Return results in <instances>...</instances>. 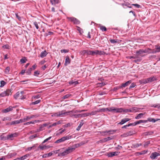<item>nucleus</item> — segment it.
I'll use <instances>...</instances> for the list:
<instances>
[{
    "label": "nucleus",
    "mask_w": 160,
    "mask_h": 160,
    "mask_svg": "<svg viewBox=\"0 0 160 160\" xmlns=\"http://www.w3.org/2000/svg\"><path fill=\"white\" fill-rule=\"evenodd\" d=\"M65 110H62L58 112L53 113L52 115V117H59L61 115H66L70 113L71 112H72V111H69L68 112H65Z\"/></svg>",
    "instance_id": "obj_1"
},
{
    "label": "nucleus",
    "mask_w": 160,
    "mask_h": 160,
    "mask_svg": "<svg viewBox=\"0 0 160 160\" xmlns=\"http://www.w3.org/2000/svg\"><path fill=\"white\" fill-rule=\"evenodd\" d=\"M72 138L71 135H68L65 136L61 138L56 140L55 142V143H61L64 142L66 140H68Z\"/></svg>",
    "instance_id": "obj_2"
},
{
    "label": "nucleus",
    "mask_w": 160,
    "mask_h": 160,
    "mask_svg": "<svg viewBox=\"0 0 160 160\" xmlns=\"http://www.w3.org/2000/svg\"><path fill=\"white\" fill-rule=\"evenodd\" d=\"M122 108H115L114 107H111L109 108L108 111L112 113H121L122 112Z\"/></svg>",
    "instance_id": "obj_3"
},
{
    "label": "nucleus",
    "mask_w": 160,
    "mask_h": 160,
    "mask_svg": "<svg viewBox=\"0 0 160 160\" xmlns=\"http://www.w3.org/2000/svg\"><path fill=\"white\" fill-rule=\"evenodd\" d=\"M12 91L11 90L9 89H7L6 91L0 94V98L11 95L12 93Z\"/></svg>",
    "instance_id": "obj_4"
},
{
    "label": "nucleus",
    "mask_w": 160,
    "mask_h": 160,
    "mask_svg": "<svg viewBox=\"0 0 160 160\" xmlns=\"http://www.w3.org/2000/svg\"><path fill=\"white\" fill-rule=\"evenodd\" d=\"M18 135L19 134L18 132L11 133L8 135V139H9V140H13L14 138L17 137Z\"/></svg>",
    "instance_id": "obj_5"
},
{
    "label": "nucleus",
    "mask_w": 160,
    "mask_h": 160,
    "mask_svg": "<svg viewBox=\"0 0 160 160\" xmlns=\"http://www.w3.org/2000/svg\"><path fill=\"white\" fill-rule=\"evenodd\" d=\"M67 18L75 24H78L80 23V22L78 19L74 17H68Z\"/></svg>",
    "instance_id": "obj_6"
},
{
    "label": "nucleus",
    "mask_w": 160,
    "mask_h": 160,
    "mask_svg": "<svg viewBox=\"0 0 160 160\" xmlns=\"http://www.w3.org/2000/svg\"><path fill=\"white\" fill-rule=\"evenodd\" d=\"M119 153L120 152L117 151L110 152L108 153L107 156L109 157H112L114 156L118 155Z\"/></svg>",
    "instance_id": "obj_7"
},
{
    "label": "nucleus",
    "mask_w": 160,
    "mask_h": 160,
    "mask_svg": "<svg viewBox=\"0 0 160 160\" xmlns=\"http://www.w3.org/2000/svg\"><path fill=\"white\" fill-rule=\"evenodd\" d=\"M159 156L158 152H154L152 153L150 156V158L152 159H155L157 158V157Z\"/></svg>",
    "instance_id": "obj_8"
},
{
    "label": "nucleus",
    "mask_w": 160,
    "mask_h": 160,
    "mask_svg": "<svg viewBox=\"0 0 160 160\" xmlns=\"http://www.w3.org/2000/svg\"><path fill=\"white\" fill-rule=\"evenodd\" d=\"M23 92L21 91L20 92H18L16 94L14 95V97L15 99H19L20 97H22L23 95Z\"/></svg>",
    "instance_id": "obj_9"
},
{
    "label": "nucleus",
    "mask_w": 160,
    "mask_h": 160,
    "mask_svg": "<svg viewBox=\"0 0 160 160\" xmlns=\"http://www.w3.org/2000/svg\"><path fill=\"white\" fill-rule=\"evenodd\" d=\"M156 80V78L154 77H152L147 78V81H146L145 83H148L154 81Z\"/></svg>",
    "instance_id": "obj_10"
},
{
    "label": "nucleus",
    "mask_w": 160,
    "mask_h": 160,
    "mask_svg": "<svg viewBox=\"0 0 160 160\" xmlns=\"http://www.w3.org/2000/svg\"><path fill=\"white\" fill-rule=\"evenodd\" d=\"M15 108L14 107H12L10 106L8 108L2 110V112L4 113H7L12 110L13 108Z\"/></svg>",
    "instance_id": "obj_11"
},
{
    "label": "nucleus",
    "mask_w": 160,
    "mask_h": 160,
    "mask_svg": "<svg viewBox=\"0 0 160 160\" xmlns=\"http://www.w3.org/2000/svg\"><path fill=\"white\" fill-rule=\"evenodd\" d=\"M75 148H72L71 147H69L66 149L65 151H66L68 154L72 152L74 150H75Z\"/></svg>",
    "instance_id": "obj_12"
},
{
    "label": "nucleus",
    "mask_w": 160,
    "mask_h": 160,
    "mask_svg": "<svg viewBox=\"0 0 160 160\" xmlns=\"http://www.w3.org/2000/svg\"><path fill=\"white\" fill-rule=\"evenodd\" d=\"M130 120V119L128 118H125L122 120L121 121L118 123L120 125H122L125 123V122L129 121Z\"/></svg>",
    "instance_id": "obj_13"
},
{
    "label": "nucleus",
    "mask_w": 160,
    "mask_h": 160,
    "mask_svg": "<svg viewBox=\"0 0 160 160\" xmlns=\"http://www.w3.org/2000/svg\"><path fill=\"white\" fill-rule=\"evenodd\" d=\"M70 62L71 60L70 59L69 57L68 56H67L66 57L64 65L65 66H67V65L70 64Z\"/></svg>",
    "instance_id": "obj_14"
},
{
    "label": "nucleus",
    "mask_w": 160,
    "mask_h": 160,
    "mask_svg": "<svg viewBox=\"0 0 160 160\" xmlns=\"http://www.w3.org/2000/svg\"><path fill=\"white\" fill-rule=\"evenodd\" d=\"M131 83V80L128 81L125 83H122V85L120 86V88H122V87H125L127 86H128L129 84H130Z\"/></svg>",
    "instance_id": "obj_15"
},
{
    "label": "nucleus",
    "mask_w": 160,
    "mask_h": 160,
    "mask_svg": "<svg viewBox=\"0 0 160 160\" xmlns=\"http://www.w3.org/2000/svg\"><path fill=\"white\" fill-rule=\"evenodd\" d=\"M155 49L156 50H153V51H152V53H155L156 52H160V46H158L156 45Z\"/></svg>",
    "instance_id": "obj_16"
},
{
    "label": "nucleus",
    "mask_w": 160,
    "mask_h": 160,
    "mask_svg": "<svg viewBox=\"0 0 160 160\" xmlns=\"http://www.w3.org/2000/svg\"><path fill=\"white\" fill-rule=\"evenodd\" d=\"M48 54V53L46 51V50H44L42 52L40 55V57L41 58H43L46 57L47 54Z\"/></svg>",
    "instance_id": "obj_17"
},
{
    "label": "nucleus",
    "mask_w": 160,
    "mask_h": 160,
    "mask_svg": "<svg viewBox=\"0 0 160 160\" xmlns=\"http://www.w3.org/2000/svg\"><path fill=\"white\" fill-rule=\"evenodd\" d=\"M147 122L148 120H141L135 122V124L137 125V124H138L142 123H146Z\"/></svg>",
    "instance_id": "obj_18"
},
{
    "label": "nucleus",
    "mask_w": 160,
    "mask_h": 160,
    "mask_svg": "<svg viewBox=\"0 0 160 160\" xmlns=\"http://www.w3.org/2000/svg\"><path fill=\"white\" fill-rule=\"evenodd\" d=\"M39 121V120H35L34 121H32L29 122H28L24 123V125H28L30 124H34L35 122H38Z\"/></svg>",
    "instance_id": "obj_19"
},
{
    "label": "nucleus",
    "mask_w": 160,
    "mask_h": 160,
    "mask_svg": "<svg viewBox=\"0 0 160 160\" xmlns=\"http://www.w3.org/2000/svg\"><path fill=\"white\" fill-rule=\"evenodd\" d=\"M83 120H82L79 125H78V127H77V128L76 129V130H77V131H79L80 129V128H81V127L83 125Z\"/></svg>",
    "instance_id": "obj_20"
},
{
    "label": "nucleus",
    "mask_w": 160,
    "mask_h": 160,
    "mask_svg": "<svg viewBox=\"0 0 160 160\" xmlns=\"http://www.w3.org/2000/svg\"><path fill=\"white\" fill-rule=\"evenodd\" d=\"M144 115V113H140L136 117H135V118L137 119H138L141 118Z\"/></svg>",
    "instance_id": "obj_21"
},
{
    "label": "nucleus",
    "mask_w": 160,
    "mask_h": 160,
    "mask_svg": "<svg viewBox=\"0 0 160 160\" xmlns=\"http://www.w3.org/2000/svg\"><path fill=\"white\" fill-rule=\"evenodd\" d=\"M142 145L141 143H135L132 144V147L134 148H137Z\"/></svg>",
    "instance_id": "obj_22"
},
{
    "label": "nucleus",
    "mask_w": 160,
    "mask_h": 160,
    "mask_svg": "<svg viewBox=\"0 0 160 160\" xmlns=\"http://www.w3.org/2000/svg\"><path fill=\"white\" fill-rule=\"evenodd\" d=\"M59 0H50V2L52 5H55L59 3Z\"/></svg>",
    "instance_id": "obj_23"
},
{
    "label": "nucleus",
    "mask_w": 160,
    "mask_h": 160,
    "mask_svg": "<svg viewBox=\"0 0 160 160\" xmlns=\"http://www.w3.org/2000/svg\"><path fill=\"white\" fill-rule=\"evenodd\" d=\"M159 120V119H157V120H155V119H154L153 118H148V119L147 120H148V121L149 122H155Z\"/></svg>",
    "instance_id": "obj_24"
},
{
    "label": "nucleus",
    "mask_w": 160,
    "mask_h": 160,
    "mask_svg": "<svg viewBox=\"0 0 160 160\" xmlns=\"http://www.w3.org/2000/svg\"><path fill=\"white\" fill-rule=\"evenodd\" d=\"M132 112H138L139 110L141 109V108H138L137 107H133L132 108Z\"/></svg>",
    "instance_id": "obj_25"
},
{
    "label": "nucleus",
    "mask_w": 160,
    "mask_h": 160,
    "mask_svg": "<svg viewBox=\"0 0 160 160\" xmlns=\"http://www.w3.org/2000/svg\"><path fill=\"white\" fill-rule=\"evenodd\" d=\"M69 83L70 85H73L74 84V85H75L78 84L79 83L78 82V81H70L69 82Z\"/></svg>",
    "instance_id": "obj_26"
},
{
    "label": "nucleus",
    "mask_w": 160,
    "mask_h": 160,
    "mask_svg": "<svg viewBox=\"0 0 160 160\" xmlns=\"http://www.w3.org/2000/svg\"><path fill=\"white\" fill-rule=\"evenodd\" d=\"M12 120V118H10L8 117H4L2 119V120L3 121H10Z\"/></svg>",
    "instance_id": "obj_27"
},
{
    "label": "nucleus",
    "mask_w": 160,
    "mask_h": 160,
    "mask_svg": "<svg viewBox=\"0 0 160 160\" xmlns=\"http://www.w3.org/2000/svg\"><path fill=\"white\" fill-rule=\"evenodd\" d=\"M50 146L49 145L43 146L39 145V147L42 150H43L44 148H50Z\"/></svg>",
    "instance_id": "obj_28"
},
{
    "label": "nucleus",
    "mask_w": 160,
    "mask_h": 160,
    "mask_svg": "<svg viewBox=\"0 0 160 160\" xmlns=\"http://www.w3.org/2000/svg\"><path fill=\"white\" fill-rule=\"evenodd\" d=\"M32 70V68H29L28 69L26 73H27V75H30L31 73V72Z\"/></svg>",
    "instance_id": "obj_29"
},
{
    "label": "nucleus",
    "mask_w": 160,
    "mask_h": 160,
    "mask_svg": "<svg viewBox=\"0 0 160 160\" xmlns=\"http://www.w3.org/2000/svg\"><path fill=\"white\" fill-rule=\"evenodd\" d=\"M11 123L12 125H16L20 123V122L19 120H18L12 121L11 122Z\"/></svg>",
    "instance_id": "obj_30"
},
{
    "label": "nucleus",
    "mask_w": 160,
    "mask_h": 160,
    "mask_svg": "<svg viewBox=\"0 0 160 160\" xmlns=\"http://www.w3.org/2000/svg\"><path fill=\"white\" fill-rule=\"evenodd\" d=\"M41 100H37L35 102H32L31 104V105H36L37 104H38L40 102Z\"/></svg>",
    "instance_id": "obj_31"
},
{
    "label": "nucleus",
    "mask_w": 160,
    "mask_h": 160,
    "mask_svg": "<svg viewBox=\"0 0 160 160\" xmlns=\"http://www.w3.org/2000/svg\"><path fill=\"white\" fill-rule=\"evenodd\" d=\"M142 53H143V49H140L138 51L136 52V54H137V56L139 55Z\"/></svg>",
    "instance_id": "obj_32"
},
{
    "label": "nucleus",
    "mask_w": 160,
    "mask_h": 160,
    "mask_svg": "<svg viewBox=\"0 0 160 160\" xmlns=\"http://www.w3.org/2000/svg\"><path fill=\"white\" fill-rule=\"evenodd\" d=\"M105 53V52L99 51L97 50V55H104Z\"/></svg>",
    "instance_id": "obj_33"
},
{
    "label": "nucleus",
    "mask_w": 160,
    "mask_h": 160,
    "mask_svg": "<svg viewBox=\"0 0 160 160\" xmlns=\"http://www.w3.org/2000/svg\"><path fill=\"white\" fill-rule=\"evenodd\" d=\"M6 82L3 80H2L0 82V87L2 88L6 84Z\"/></svg>",
    "instance_id": "obj_34"
},
{
    "label": "nucleus",
    "mask_w": 160,
    "mask_h": 160,
    "mask_svg": "<svg viewBox=\"0 0 160 160\" xmlns=\"http://www.w3.org/2000/svg\"><path fill=\"white\" fill-rule=\"evenodd\" d=\"M38 134H36L34 135H31L29 137V139H32L34 138L38 137Z\"/></svg>",
    "instance_id": "obj_35"
},
{
    "label": "nucleus",
    "mask_w": 160,
    "mask_h": 160,
    "mask_svg": "<svg viewBox=\"0 0 160 160\" xmlns=\"http://www.w3.org/2000/svg\"><path fill=\"white\" fill-rule=\"evenodd\" d=\"M109 110V108H102V109H100L97 112H104L105 111H108Z\"/></svg>",
    "instance_id": "obj_36"
},
{
    "label": "nucleus",
    "mask_w": 160,
    "mask_h": 160,
    "mask_svg": "<svg viewBox=\"0 0 160 160\" xmlns=\"http://www.w3.org/2000/svg\"><path fill=\"white\" fill-rule=\"evenodd\" d=\"M100 29L102 31H106L107 30V28L104 26H102L100 27Z\"/></svg>",
    "instance_id": "obj_37"
},
{
    "label": "nucleus",
    "mask_w": 160,
    "mask_h": 160,
    "mask_svg": "<svg viewBox=\"0 0 160 160\" xmlns=\"http://www.w3.org/2000/svg\"><path fill=\"white\" fill-rule=\"evenodd\" d=\"M1 139L2 140L5 141L6 140H8L9 139H8V135L7 137L3 136L2 135L1 136Z\"/></svg>",
    "instance_id": "obj_38"
},
{
    "label": "nucleus",
    "mask_w": 160,
    "mask_h": 160,
    "mask_svg": "<svg viewBox=\"0 0 160 160\" xmlns=\"http://www.w3.org/2000/svg\"><path fill=\"white\" fill-rule=\"evenodd\" d=\"M71 96V95L69 94H67L64 96L62 98L63 99H65L68 98L69 97Z\"/></svg>",
    "instance_id": "obj_39"
},
{
    "label": "nucleus",
    "mask_w": 160,
    "mask_h": 160,
    "mask_svg": "<svg viewBox=\"0 0 160 160\" xmlns=\"http://www.w3.org/2000/svg\"><path fill=\"white\" fill-rule=\"evenodd\" d=\"M92 56L97 55V50L92 51Z\"/></svg>",
    "instance_id": "obj_40"
},
{
    "label": "nucleus",
    "mask_w": 160,
    "mask_h": 160,
    "mask_svg": "<svg viewBox=\"0 0 160 160\" xmlns=\"http://www.w3.org/2000/svg\"><path fill=\"white\" fill-rule=\"evenodd\" d=\"M152 107H153L154 108H158L160 109V104H153Z\"/></svg>",
    "instance_id": "obj_41"
},
{
    "label": "nucleus",
    "mask_w": 160,
    "mask_h": 160,
    "mask_svg": "<svg viewBox=\"0 0 160 160\" xmlns=\"http://www.w3.org/2000/svg\"><path fill=\"white\" fill-rule=\"evenodd\" d=\"M67 154H68L67 153L65 150L63 152L60 153V154H59L61 156H65Z\"/></svg>",
    "instance_id": "obj_42"
},
{
    "label": "nucleus",
    "mask_w": 160,
    "mask_h": 160,
    "mask_svg": "<svg viewBox=\"0 0 160 160\" xmlns=\"http://www.w3.org/2000/svg\"><path fill=\"white\" fill-rule=\"evenodd\" d=\"M87 50H83L82 51H81L80 52V53L81 54L84 55L86 54H87Z\"/></svg>",
    "instance_id": "obj_43"
},
{
    "label": "nucleus",
    "mask_w": 160,
    "mask_h": 160,
    "mask_svg": "<svg viewBox=\"0 0 160 160\" xmlns=\"http://www.w3.org/2000/svg\"><path fill=\"white\" fill-rule=\"evenodd\" d=\"M29 156V154H26L22 156L23 160H25V159L27 158H28Z\"/></svg>",
    "instance_id": "obj_44"
},
{
    "label": "nucleus",
    "mask_w": 160,
    "mask_h": 160,
    "mask_svg": "<svg viewBox=\"0 0 160 160\" xmlns=\"http://www.w3.org/2000/svg\"><path fill=\"white\" fill-rule=\"evenodd\" d=\"M9 46L8 44H5V45H3L2 46V48H3L7 49H9Z\"/></svg>",
    "instance_id": "obj_45"
},
{
    "label": "nucleus",
    "mask_w": 160,
    "mask_h": 160,
    "mask_svg": "<svg viewBox=\"0 0 160 160\" xmlns=\"http://www.w3.org/2000/svg\"><path fill=\"white\" fill-rule=\"evenodd\" d=\"M147 79H143V80H142L140 81V83H141V84H146V83H145V82H146V81H147Z\"/></svg>",
    "instance_id": "obj_46"
},
{
    "label": "nucleus",
    "mask_w": 160,
    "mask_h": 160,
    "mask_svg": "<svg viewBox=\"0 0 160 160\" xmlns=\"http://www.w3.org/2000/svg\"><path fill=\"white\" fill-rule=\"evenodd\" d=\"M52 137H48V138H46L45 140H44V141L42 142V144H43V143L46 142H47V141H48L50 139H51Z\"/></svg>",
    "instance_id": "obj_47"
},
{
    "label": "nucleus",
    "mask_w": 160,
    "mask_h": 160,
    "mask_svg": "<svg viewBox=\"0 0 160 160\" xmlns=\"http://www.w3.org/2000/svg\"><path fill=\"white\" fill-rule=\"evenodd\" d=\"M15 16L18 19L19 21L21 20V18L18 15V13H15Z\"/></svg>",
    "instance_id": "obj_48"
},
{
    "label": "nucleus",
    "mask_w": 160,
    "mask_h": 160,
    "mask_svg": "<svg viewBox=\"0 0 160 160\" xmlns=\"http://www.w3.org/2000/svg\"><path fill=\"white\" fill-rule=\"evenodd\" d=\"M17 154V153H10L9 154V156L10 157V158H11L12 157H14L16 156Z\"/></svg>",
    "instance_id": "obj_49"
},
{
    "label": "nucleus",
    "mask_w": 160,
    "mask_h": 160,
    "mask_svg": "<svg viewBox=\"0 0 160 160\" xmlns=\"http://www.w3.org/2000/svg\"><path fill=\"white\" fill-rule=\"evenodd\" d=\"M112 139V138L111 137H108V138H104V141L105 142H107L109 140H110Z\"/></svg>",
    "instance_id": "obj_50"
},
{
    "label": "nucleus",
    "mask_w": 160,
    "mask_h": 160,
    "mask_svg": "<svg viewBox=\"0 0 160 160\" xmlns=\"http://www.w3.org/2000/svg\"><path fill=\"white\" fill-rule=\"evenodd\" d=\"M110 41L111 43H116L118 42L117 40L115 39H110Z\"/></svg>",
    "instance_id": "obj_51"
},
{
    "label": "nucleus",
    "mask_w": 160,
    "mask_h": 160,
    "mask_svg": "<svg viewBox=\"0 0 160 160\" xmlns=\"http://www.w3.org/2000/svg\"><path fill=\"white\" fill-rule=\"evenodd\" d=\"M150 144L149 141L146 142L144 144V147H147Z\"/></svg>",
    "instance_id": "obj_52"
},
{
    "label": "nucleus",
    "mask_w": 160,
    "mask_h": 160,
    "mask_svg": "<svg viewBox=\"0 0 160 160\" xmlns=\"http://www.w3.org/2000/svg\"><path fill=\"white\" fill-rule=\"evenodd\" d=\"M19 121L20 122V123H22L24 122H25L26 121L25 119V118H23L19 120Z\"/></svg>",
    "instance_id": "obj_53"
},
{
    "label": "nucleus",
    "mask_w": 160,
    "mask_h": 160,
    "mask_svg": "<svg viewBox=\"0 0 160 160\" xmlns=\"http://www.w3.org/2000/svg\"><path fill=\"white\" fill-rule=\"evenodd\" d=\"M26 59L25 58H22L20 60V62L21 63H24L26 62Z\"/></svg>",
    "instance_id": "obj_54"
},
{
    "label": "nucleus",
    "mask_w": 160,
    "mask_h": 160,
    "mask_svg": "<svg viewBox=\"0 0 160 160\" xmlns=\"http://www.w3.org/2000/svg\"><path fill=\"white\" fill-rule=\"evenodd\" d=\"M132 5L138 8H139L141 7V6L137 4H132Z\"/></svg>",
    "instance_id": "obj_55"
},
{
    "label": "nucleus",
    "mask_w": 160,
    "mask_h": 160,
    "mask_svg": "<svg viewBox=\"0 0 160 160\" xmlns=\"http://www.w3.org/2000/svg\"><path fill=\"white\" fill-rule=\"evenodd\" d=\"M10 70V68L9 67H7L5 69V72L6 73H8L9 72Z\"/></svg>",
    "instance_id": "obj_56"
},
{
    "label": "nucleus",
    "mask_w": 160,
    "mask_h": 160,
    "mask_svg": "<svg viewBox=\"0 0 160 160\" xmlns=\"http://www.w3.org/2000/svg\"><path fill=\"white\" fill-rule=\"evenodd\" d=\"M82 117H85L90 115L89 113H82Z\"/></svg>",
    "instance_id": "obj_57"
},
{
    "label": "nucleus",
    "mask_w": 160,
    "mask_h": 160,
    "mask_svg": "<svg viewBox=\"0 0 160 160\" xmlns=\"http://www.w3.org/2000/svg\"><path fill=\"white\" fill-rule=\"evenodd\" d=\"M147 53H152V52L153 51V50L149 48L147 49Z\"/></svg>",
    "instance_id": "obj_58"
},
{
    "label": "nucleus",
    "mask_w": 160,
    "mask_h": 160,
    "mask_svg": "<svg viewBox=\"0 0 160 160\" xmlns=\"http://www.w3.org/2000/svg\"><path fill=\"white\" fill-rule=\"evenodd\" d=\"M53 34V32H48V33H45V35L48 36L49 35H52Z\"/></svg>",
    "instance_id": "obj_59"
},
{
    "label": "nucleus",
    "mask_w": 160,
    "mask_h": 160,
    "mask_svg": "<svg viewBox=\"0 0 160 160\" xmlns=\"http://www.w3.org/2000/svg\"><path fill=\"white\" fill-rule=\"evenodd\" d=\"M128 134L129 136L133 135L134 133L133 132V131H130L128 132Z\"/></svg>",
    "instance_id": "obj_60"
},
{
    "label": "nucleus",
    "mask_w": 160,
    "mask_h": 160,
    "mask_svg": "<svg viewBox=\"0 0 160 160\" xmlns=\"http://www.w3.org/2000/svg\"><path fill=\"white\" fill-rule=\"evenodd\" d=\"M33 24H34V26H35L36 28L37 29H38L39 28V27H38V26L37 22H34Z\"/></svg>",
    "instance_id": "obj_61"
},
{
    "label": "nucleus",
    "mask_w": 160,
    "mask_h": 160,
    "mask_svg": "<svg viewBox=\"0 0 160 160\" xmlns=\"http://www.w3.org/2000/svg\"><path fill=\"white\" fill-rule=\"evenodd\" d=\"M136 85L135 83H132L131 85L129 87V88H134Z\"/></svg>",
    "instance_id": "obj_62"
},
{
    "label": "nucleus",
    "mask_w": 160,
    "mask_h": 160,
    "mask_svg": "<svg viewBox=\"0 0 160 160\" xmlns=\"http://www.w3.org/2000/svg\"><path fill=\"white\" fill-rule=\"evenodd\" d=\"M68 52V50L66 49H62L61 50V52L67 53Z\"/></svg>",
    "instance_id": "obj_63"
},
{
    "label": "nucleus",
    "mask_w": 160,
    "mask_h": 160,
    "mask_svg": "<svg viewBox=\"0 0 160 160\" xmlns=\"http://www.w3.org/2000/svg\"><path fill=\"white\" fill-rule=\"evenodd\" d=\"M78 30L79 31V33L80 34H82V32H83L82 30L80 28L78 27Z\"/></svg>",
    "instance_id": "obj_64"
}]
</instances>
